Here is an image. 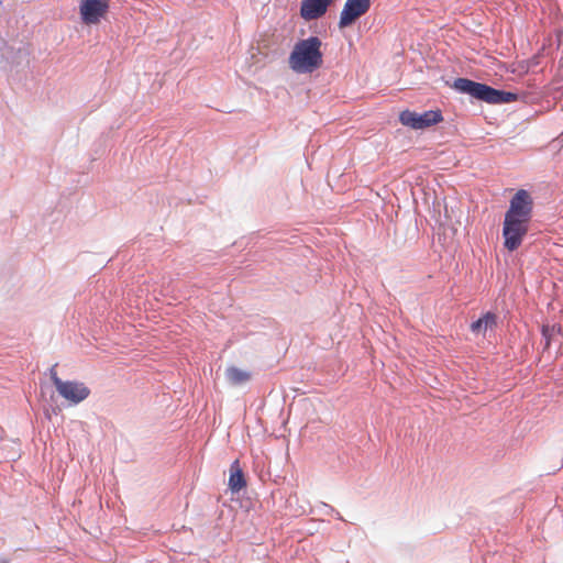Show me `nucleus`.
Returning a JSON list of instances; mask_svg holds the SVG:
<instances>
[{
	"mask_svg": "<svg viewBox=\"0 0 563 563\" xmlns=\"http://www.w3.org/2000/svg\"><path fill=\"white\" fill-rule=\"evenodd\" d=\"M371 7V0H346L340 13L339 27L351 25L356 19L365 14Z\"/></svg>",
	"mask_w": 563,
	"mask_h": 563,
	"instance_id": "0eeeda50",
	"label": "nucleus"
},
{
	"mask_svg": "<svg viewBox=\"0 0 563 563\" xmlns=\"http://www.w3.org/2000/svg\"><path fill=\"white\" fill-rule=\"evenodd\" d=\"M528 223L520 220L505 218L503 225L504 246L512 252L522 243L528 232Z\"/></svg>",
	"mask_w": 563,
	"mask_h": 563,
	"instance_id": "423d86ee",
	"label": "nucleus"
},
{
	"mask_svg": "<svg viewBox=\"0 0 563 563\" xmlns=\"http://www.w3.org/2000/svg\"><path fill=\"white\" fill-rule=\"evenodd\" d=\"M496 323L495 314L487 312L478 320L474 321L471 324L472 332L479 334L485 333L488 329H492Z\"/></svg>",
	"mask_w": 563,
	"mask_h": 563,
	"instance_id": "f8f14e48",
	"label": "nucleus"
},
{
	"mask_svg": "<svg viewBox=\"0 0 563 563\" xmlns=\"http://www.w3.org/2000/svg\"><path fill=\"white\" fill-rule=\"evenodd\" d=\"M333 0H302L300 5V15L306 21H311L322 16Z\"/></svg>",
	"mask_w": 563,
	"mask_h": 563,
	"instance_id": "1a4fd4ad",
	"label": "nucleus"
},
{
	"mask_svg": "<svg viewBox=\"0 0 563 563\" xmlns=\"http://www.w3.org/2000/svg\"><path fill=\"white\" fill-rule=\"evenodd\" d=\"M322 42L318 36L298 41L289 57V68L297 74H310L320 68L323 62Z\"/></svg>",
	"mask_w": 563,
	"mask_h": 563,
	"instance_id": "f257e3e1",
	"label": "nucleus"
},
{
	"mask_svg": "<svg viewBox=\"0 0 563 563\" xmlns=\"http://www.w3.org/2000/svg\"><path fill=\"white\" fill-rule=\"evenodd\" d=\"M252 377L251 372L236 366H228L225 369V379L231 386H242Z\"/></svg>",
	"mask_w": 563,
	"mask_h": 563,
	"instance_id": "9d476101",
	"label": "nucleus"
},
{
	"mask_svg": "<svg viewBox=\"0 0 563 563\" xmlns=\"http://www.w3.org/2000/svg\"><path fill=\"white\" fill-rule=\"evenodd\" d=\"M0 563H10L7 559H0Z\"/></svg>",
	"mask_w": 563,
	"mask_h": 563,
	"instance_id": "4468645a",
	"label": "nucleus"
},
{
	"mask_svg": "<svg viewBox=\"0 0 563 563\" xmlns=\"http://www.w3.org/2000/svg\"><path fill=\"white\" fill-rule=\"evenodd\" d=\"M533 200L526 189H519L509 202L505 218L529 222L532 213Z\"/></svg>",
	"mask_w": 563,
	"mask_h": 563,
	"instance_id": "39448f33",
	"label": "nucleus"
},
{
	"mask_svg": "<svg viewBox=\"0 0 563 563\" xmlns=\"http://www.w3.org/2000/svg\"><path fill=\"white\" fill-rule=\"evenodd\" d=\"M51 379L58 395L69 405H78L90 395V389L86 384L77 380H63L57 376L54 368L51 369Z\"/></svg>",
	"mask_w": 563,
	"mask_h": 563,
	"instance_id": "7ed1b4c3",
	"label": "nucleus"
},
{
	"mask_svg": "<svg viewBox=\"0 0 563 563\" xmlns=\"http://www.w3.org/2000/svg\"><path fill=\"white\" fill-rule=\"evenodd\" d=\"M246 485L243 472L240 467L239 461L231 464V474L229 477V487L233 493L240 492Z\"/></svg>",
	"mask_w": 563,
	"mask_h": 563,
	"instance_id": "9b49d317",
	"label": "nucleus"
},
{
	"mask_svg": "<svg viewBox=\"0 0 563 563\" xmlns=\"http://www.w3.org/2000/svg\"><path fill=\"white\" fill-rule=\"evenodd\" d=\"M442 120L443 117L439 110H428L423 113L404 110L399 114L400 123L413 130H423L441 122Z\"/></svg>",
	"mask_w": 563,
	"mask_h": 563,
	"instance_id": "20e7f679",
	"label": "nucleus"
},
{
	"mask_svg": "<svg viewBox=\"0 0 563 563\" xmlns=\"http://www.w3.org/2000/svg\"><path fill=\"white\" fill-rule=\"evenodd\" d=\"M453 87L461 93H466L477 100L485 101L490 104H503L517 100L516 93L498 90L485 84L476 82L466 78L455 79Z\"/></svg>",
	"mask_w": 563,
	"mask_h": 563,
	"instance_id": "f03ea898",
	"label": "nucleus"
},
{
	"mask_svg": "<svg viewBox=\"0 0 563 563\" xmlns=\"http://www.w3.org/2000/svg\"><path fill=\"white\" fill-rule=\"evenodd\" d=\"M561 332V328L560 327H556V325H552V327H543L542 329V334L543 336L545 338V345L548 346L549 343H550V339L555 334V333H560Z\"/></svg>",
	"mask_w": 563,
	"mask_h": 563,
	"instance_id": "ddd939ff",
	"label": "nucleus"
},
{
	"mask_svg": "<svg viewBox=\"0 0 563 563\" xmlns=\"http://www.w3.org/2000/svg\"><path fill=\"white\" fill-rule=\"evenodd\" d=\"M108 7V0H81V20L86 24H96L106 14Z\"/></svg>",
	"mask_w": 563,
	"mask_h": 563,
	"instance_id": "6e6552de",
	"label": "nucleus"
}]
</instances>
